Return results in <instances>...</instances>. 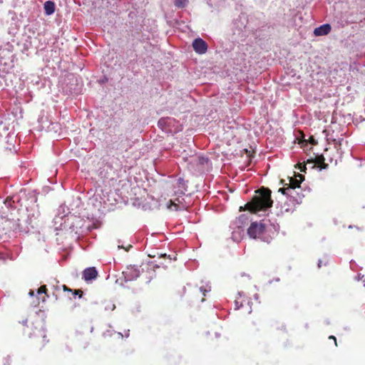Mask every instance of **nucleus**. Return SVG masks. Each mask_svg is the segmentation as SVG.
<instances>
[{
    "label": "nucleus",
    "mask_w": 365,
    "mask_h": 365,
    "mask_svg": "<svg viewBox=\"0 0 365 365\" xmlns=\"http://www.w3.org/2000/svg\"><path fill=\"white\" fill-rule=\"evenodd\" d=\"M271 200V190L267 188H261L256 191L252 201L246 204L245 208L252 213L266 212L272 206Z\"/></svg>",
    "instance_id": "1"
},
{
    "label": "nucleus",
    "mask_w": 365,
    "mask_h": 365,
    "mask_svg": "<svg viewBox=\"0 0 365 365\" xmlns=\"http://www.w3.org/2000/svg\"><path fill=\"white\" fill-rule=\"evenodd\" d=\"M265 226L262 222H252L247 230V234L251 238H259L264 232Z\"/></svg>",
    "instance_id": "2"
},
{
    "label": "nucleus",
    "mask_w": 365,
    "mask_h": 365,
    "mask_svg": "<svg viewBox=\"0 0 365 365\" xmlns=\"http://www.w3.org/2000/svg\"><path fill=\"white\" fill-rule=\"evenodd\" d=\"M192 47L195 51L199 54L205 53L207 50V45L205 41L198 38L193 41Z\"/></svg>",
    "instance_id": "3"
},
{
    "label": "nucleus",
    "mask_w": 365,
    "mask_h": 365,
    "mask_svg": "<svg viewBox=\"0 0 365 365\" xmlns=\"http://www.w3.org/2000/svg\"><path fill=\"white\" fill-rule=\"evenodd\" d=\"M126 281L136 279L140 274V269L135 266L128 267L126 271L123 272Z\"/></svg>",
    "instance_id": "4"
},
{
    "label": "nucleus",
    "mask_w": 365,
    "mask_h": 365,
    "mask_svg": "<svg viewBox=\"0 0 365 365\" xmlns=\"http://www.w3.org/2000/svg\"><path fill=\"white\" fill-rule=\"evenodd\" d=\"M175 123V120L172 118H163L158 120V126L163 130L171 131V128Z\"/></svg>",
    "instance_id": "5"
},
{
    "label": "nucleus",
    "mask_w": 365,
    "mask_h": 365,
    "mask_svg": "<svg viewBox=\"0 0 365 365\" xmlns=\"http://www.w3.org/2000/svg\"><path fill=\"white\" fill-rule=\"evenodd\" d=\"M98 276V272L95 267L86 268L83 272V278L86 281H90L96 279Z\"/></svg>",
    "instance_id": "6"
},
{
    "label": "nucleus",
    "mask_w": 365,
    "mask_h": 365,
    "mask_svg": "<svg viewBox=\"0 0 365 365\" xmlns=\"http://www.w3.org/2000/svg\"><path fill=\"white\" fill-rule=\"evenodd\" d=\"M249 217L247 215H240L233 223V225L239 230V232L243 231L242 227L247 225Z\"/></svg>",
    "instance_id": "7"
},
{
    "label": "nucleus",
    "mask_w": 365,
    "mask_h": 365,
    "mask_svg": "<svg viewBox=\"0 0 365 365\" xmlns=\"http://www.w3.org/2000/svg\"><path fill=\"white\" fill-rule=\"evenodd\" d=\"M168 208L170 210H181L186 208V206L182 204V202L176 198L175 200H170L168 205Z\"/></svg>",
    "instance_id": "8"
},
{
    "label": "nucleus",
    "mask_w": 365,
    "mask_h": 365,
    "mask_svg": "<svg viewBox=\"0 0 365 365\" xmlns=\"http://www.w3.org/2000/svg\"><path fill=\"white\" fill-rule=\"evenodd\" d=\"M331 31V26L329 24H323L314 31V34L316 36H324L328 34Z\"/></svg>",
    "instance_id": "9"
},
{
    "label": "nucleus",
    "mask_w": 365,
    "mask_h": 365,
    "mask_svg": "<svg viewBox=\"0 0 365 365\" xmlns=\"http://www.w3.org/2000/svg\"><path fill=\"white\" fill-rule=\"evenodd\" d=\"M304 180V176L301 174L295 175V178H289V187H293L294 188L299 187L301 182Z\"/></svg>",
    "instance_id": "10"
},
{
    "label": "nucleus",
    "mask_w": 365,
    "mask_h": 365,
    "mask_svg": "<svg viewBox=\"0 0 365 365\" xmlns=\"http://www.w3.org/2000/svg\"><path fill=\"white\" fill-rule=\"evenodd\" d=\"M279 192H282L283 195H286L289 196L293 198H295L294 195L297 194V192L296 191V188H294L293 187L279 188Z\"/></svg>",
    "instance_id": "11"
},
{
    "label": "nucleus",
    "mask_w": 365,
    "mask_h": 365,
    "mask_svg": "<svg viewBox=\"0 0 365 365\" xmlns=\"http://www.w3.org/2000/svg\"><path fill=\"white\" fill-rule=\"evenodd\" d=\"M44 11L46 15H51L55 11V4L51 1H47L44 4Z\"/></svg>",
    "instance_id": "12"
},
{
    "label": "nucleus",
    "mask_w": 365,
    "mask_h": 365,
    "mask_svg": "<svg viewBox=\"0 0 365 365\" xmlns=\"http://www.w3.org/2000/svg\"><path fill=\"white\" fill-rule=\"evenodd\" d=\"M187 0H175V6L178 8H184L187 6Z\"/></svg>",
    "instance_id": "13"
},
{
    "label": "nucleus",
    "mask_w": 365,
    "mask_h": 365,
    "mask_svg": "<svg viewBox=\"0 0 365 365\" xmlns=\"http://www.w3.org/2000/svg\"><path fill=\"white\" fill-rule=\"evenodd\" d=\"M115 309V305L113 303H112V302H108L106 305V307H105V309L106 310H111V311H113Z\"/></svg>",
    "instance_id": "14"
},
{
    "label": "nucleus",
    "mask_w": 365,
    "mask_h": 365,
    "mask_svg": "<svg viewBox=\"0 0 365 365\" xmlns=\"http://www.w3.org/2000/svg\"><path fill=\"white\" fill-rule=\"evenodd\" d=\"M193 160H197L199 161V163L202 165H203L205 163H207V159L203 157H195Z\"/></svg>",
    "instance_id": "15"
},
{
    "label": "nucleus",
    "mask_w": 365,
    "mask_h": 365,
    "mask_svg": "<svg viewBox=\"0 0 365 365\" xmlns=\"http://www.w3.org/2000/svg\"><path fill=\"white\" fill-rule=\"evenodd\" d=\"M200 290L202 293V294L205 296V293L209 292L211 290V289H210V286H207V288L200 287Z\"/></svg>",
    "instance_id": "16"
},
{
    "label": "nucleus",
    "mask_w": 365,
    "mask_h": 365,
    "mask_svg": "<svg viewBox=\"0 0 365 365\" xmlns=\"http://www.w3.org/2000/svg\"><path fill=\"white\" fill-rule=\"evenodd\" d=\"M46 286H41L40 288H38V289L37 291V294H41L43 293H46Z\"/></svg>",
    "instance_id": "17"
},
{
    "label": "nucleus",
    "mask_w": 365,
    "mask_h": 365,
    "mask_svg": "<svg viewBox=\"0 0 365 365\" xmlns=\"http://www.w3.org/2000/svg\"><path fill=\"white\" fill-rule=\"evenodd\" d=\"M235 303L236 309H239V308H240L241 307H242V302H240V301L238 300V299H235Z\"/></svg>",
    "instance_id": "18"
},
{
    "label": "nucleus",
    "mask_w": 365,
    "mask_h": 365,
    "mask_svg": "<svg viewBox=\"0 0 365 365\" xmlns=\"http://www.w3.org/2000/svg\"><path fill=\"white\" fill-rule=\"evenodd\" d=\"M73 294L74 295V297L76 294H79V297H81V294H82V292L81 290H75V292L73 293Z\"/></svg>",
    "instance_id": "19"
},
{
    "label": "nucleus",
    "mask_w": 365,
    "mask_h": 365,
    "mask_svg": "<svg viewBox=\"0 0 365 365\" xmlns=\"http://www.w3.org/2000/svg\"><path fill=\"white\" fill-rule=\"evenodd\" d=\"M329 339H334V340L335 345H336V346H337V344H336V339L335 336H329Z\"/></svg>",
    "instance_id": "20"
},
{
    "label": "nucleus",
    "mask_w": 365,
    "mask_h": 365,
    "mask_svg": "<svg viewBox=\"0 0 365 365\" xmlns=\"http://www.w3.org/2000/svg\"><path fill=\"white\" fill-rule=\"evenodd\" d=\"M29 296L33 297L34 295V291L30 290V292H29Z\"/></svg>",
    "instance_id": "21"
},
{
    "label": "nucleus",
    "mask_w": 365,
    "mask_h": 365,
    "mask_svg": "<svg viewBox=\"0 0 365 365\" xmlns=\"http://www.w3.org/2000/svg\"><path fill=\"white\" fill-rule=\"evenodd\" d=\"M63 289H64V290H67V291L71 292V289H68V288L66 287V286L63 285Z\"/></svg>",
    "instance_id": "22"
},
{
    "label": "nucleus",
    "mask_w": 365,
    "mask_h": 365,
    "mask_svg": "<svg viewBox=\"0 0 365 365\" xmlns=\"http://www.w3.org/2000/svg\"><path fill=\"white\" fill-rule=\"evenodd\" d=\"M58 218H61V219H63V217H56V218L54 219L55 220V222L56 223V220L58 219Z\"/></svg>",
    "instance_id": "23"
},
{
    "label": "nucleus",
    "mask_w": 365,
    "mask_h": 365,
    "mask_svg": "<svg viewBox=\"0 0 365 365\" xmlns=\"http://www.w3.org/2000/svg\"><path fill=\"white\" fill-rule=\"evenodd\" d=\"M311 143L315 144V140L313 138H311Z\"/></svg>",
    "instance_id": "24"
},
{
    "label": "nucleus",
    "mask_w": 365,
    "mask_h": 365,
    "mask_svg": "<svg viewBox=\"0 0 365 365\" xmlns=\"http://www.w3.org/2000/svg\"><path fill=\"white\" fill-rule=\"evenodd\" d=\"M301 171H304L306 170V166L303 165V168H301Z\"/></svg>",
    "instance_id": "25"
},
{
    "label": "nucleus",
    "mask_w": 365,
    "mask_h": 365,
    "mask_svg": "<svg viewBox=\"0 0 365 365\" xmlns=\"http://www.w3.org/2000/svg\"><path fill=\"white\" fill-rule=\"evenodd\" d=\"M321 266H322V260H319L318 267H321Z\"/></svg>",
    "instance_id": "26"
},
{
    "label": "nucleus",
    "mask_w": 365,
    "mask_h": 365,
    "mask_svg": "<svg viewBox=\"0 0 365 365\" xmlns=\"http://www.w3.org/2000/svg\"><path fill=\"white\" fill-rule=\"evenodd\" d=\"M254 297H255V299H258V294H255V295H254Z\"/></svg>",
    "instance_id": "27"
},
{
    "label": "nucleus",
    "mask_w": 365,
    "mask_h": 365,
    "mask_svg": "<svg viewBox=\"0 0 365 365\" xmlns=\"http://www.w3.org/2000/svg\"><path fill=\"white\" fill-rule=\"evenodd\" d=\"M363 277H364V276H362V277H360V275H359V276H358L357 279H358V280H359V279H361V278H363Z\"/></svg>",
    "instance_id": "28"
},
{
    "label": "nucleus",
    "mask_w": 365,
    "mask_h": 365,
    "mask_svg": "<svg viewBox=\"0 0 365 365\" xmlns=\"http://www.w3.org/2000/svg\"><path fill=\"white\" fill-rule=\"evenodd\" d=\"M364 282V286L365 287V279L363 281Z\"/></svg>",
    "instance_id": "29"
},
{
    "label": "nucleus",
    "mask_w": 365,
    "mask_h": 365,
    "mask_svg": "<svg viewBox=\"0 0 365 365\" xmlns=\"http://www.w3.org/2000/svg\"><path fill=\"white\" fill-rule=\"evenodd\" d=\"M42 301H43V302H44V301H45V297H43Z\"/></svg>",
    "instance_id": "30"
},
{
    "label": "nucleus",
    "mask_w": 365,
    "mask_h": 365,
    "mask_svg": "<svg viewBox=\"0 0 365 365\" xmlns=\"http://www.w3.org/2000/svg\"><path fill=\"white\" fill-rule=\"evenodd\" d=\"M128 335H129V334H128V333H127V334H125V336H126V337H128Z\"/></svg>",
    "instance_id": "31"
}]
</instances>
